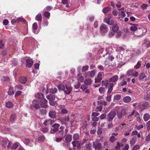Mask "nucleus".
I'll return each instance as SVG.
<instances>
[{
  "label": "nucleus",
  "instance_id": "nucleus-1",
  "mask_svg": "<svg viewBox=\"0 0 150 150\" xmlns=\"http://www.w3.org/2000/svg\"><path fill=\"white\" fill-rule=\"evenodd\" d=\"M58 89L60 91H63L66 94H69L72 91L71 86L70 85L65 86L62 84H59L57 86Z\"/></svg>",
  "mask_w": 150,
  "mask_h": 150
},
{
  "label": "nucleus",
  "instance_id": "nucleus-2",
  "mask_svg": "<svg viewBox=\"0 0 150 150\" xmlns=\"http://www.w3.org/2000/svg\"><path fill=\"white\" fill-rule=\"evenodd\" d=\"M102 83L106 88H108L107 94L111 93L113 89V83L109 82L108 80L102 81Z\"/></svg>",
  "mask_w": 150,
  "mask_h": 150
},
{
  "label": "nucleus",
  "instance_id": "nucleus-3",
  "mask_svg": "<svg viewBox=\"0 0 150 150\" xmlns=\"http://www.w3.org/2000/svg\"><path fill=\"white\" fill-rule=\"evenodd\" d=\"M108 32V28L106 25L102 24L100 27V33L102 35H104Z\"/></svg>",
  "mask_w": 150,
  "mask_h": 150
},
{
  "label": "nucleus",
  "instance_id": "nucleus-4",
  "mask_svg": "<svg viewBox=\"0 0 150 150\" xmlns=\"http://www.w3.org/2000/svg\"><path fill=\"white\" fill-rule=\"evenodd\" d=\"M62 125H64L66 126L68 125L67 122L70 121V118L69 116H66L59 119Z\"/></svg>",
  "mask_w": 150,
  "mask_h": 150
},
{
  "label": "nucleus",
  "instance_id": "nucleus-5",
  "mask_svg": "<svg viewBox=\"0 0 150 150\" xmlns=\"http://www.w3.org/2000/svg\"><path fill=\"white\" fill-rule=\"evenodd\" d=\"M115 115V112L114 111L111 110L108 115L107 119L108 121L109 122L112 121Z\"/></svg>",
  "mask_w": 150,
  "mask_h": 150
},
{
  "label": "nucleus",
  "instance_id": "nucleus-6",
  "mask_svg": "<svg viewBox=\"0 0 150 150\" xmlns=\"http://www.w3.org/2000/svg\"><path fill=\"white\" fill-rule=\"evenodd\" d=\"M60 125L57 123H55L52 126V128L51 129V133H54L57 132L59 129V127Z\"/></svg>",
  "mask_w": 150,
  "mask_h": 150
},
{
  "label": "nucleus",
  "instance_id": "nucleus-7",
  "mask_svg": "<svg viewBox=\"0 0 150 150\" xmlns=\"http://www.w3.org/2000/svg\"><path fill=\"white\" fill-rule=\"evenodd\" d=\"M93 146L95 150H100L102 148L100 143H93Z\"/></svg>",
  "mask_w": 150,
  "mask_h": 150
},
{
  "label": "nucleus",
  "instance_id": "nucleus-8",
  "mask_svg": "<svg viewBox=\"0 0 150 150\" xmlns=\"http://www.w3.org/2000/svg\"><path fill=\"white\" fill-rule=\"evenodd\" d=\"M40 101V105L42 107L45 108L47 107V100L45 99L44 98H41Z\"/></svg>",
  "mask_w": 150,
  "mask_h": 150
},
{
  "label": "nucleus",
  "instance_id": "nucleus-9",
  "mask_svg": "<svg viewBox=\"0 0 150 150\" xmlns=\"http://www.w3.org/2000/svg\"><path fill=\"white\" fill-rule=\"evenodd\" d=\"M33 61L32 59H27L26 60L25 62L26 67L28 68L31 67L33 65Z\"/></svg>",
  "mask_w": 150,
  "mask_h": 150
},
{
  "label": "nucleus",
  "instance_id": "nucleus-10",
  "mask_svg": "<svg viewBox=\"0 0 150 150\" xmlns=\"http://www.w3.org/2000/svg\"><path fill=\"white\" fill-rule=\"evenodd\" d=\"M103 74V73L102 72H100L98 74L97 77L95 78V82H99L102 79V75Z\"/></svg>",
  "mask_w": 150,
  "mask_h": 150
},
{
  "label": "nucleus",
  "instance_id": "nucleus-11",
  "mask_svg": "<svg viewBox=\"0 0 150 150\" xmlns=\"http://www.w3.org/2000/svg\"><path fill=\"white\" fill-rule=\"evenodd\" d=\"M32 140H31L29 139H26L24 141V143L26 145L30 146H33V145Z\"/></svg>",
  "mask_w": 150,
  "mask_h": 150
},
{
  "label": "nucleus",
  "instance_id": "nucleus-12",
  "mask_svg": "<svg viewBox=\"0 0 150 150\" xmlns=\"http://www.w3.org/2000/svg\"><path fill=\"white\" fill-rule=\"evenodd\" d=\"M118 79V76L117 75H115L110 78L108 80L110 82H115Z\"/></svg>",
  "mask_w": 150,
  "mask_h": 150
},
{
  "label": "nucleus",
  "instance_id": "nucleus-13",
  "mask_svg": "<svg viewBox=\"0 0 150 150\" xmlns=\"http://www.w3.org/2000/svg\"><path fill=\"white\" fill-rule=\"evenodd\" d=\"M49 116L51 118H54L56 117V113L54 111L51 110L49 113Z\"/></svg>",
  "mask_w": 150,
  "mask_h": 150
},
{
  "label": "nucleus",
  "instance_id": "nucleus-14",
  "mask_svg": "<svg viewBox=\"0 0 150 150\" xmlns=\"http://www.w3.org/2000/svg\"><path fill=\"white\" fill-rule=\"evenodd\" d=\"M54 123V120L50 119L46 120L45 121L43 122V124L45 126H48L50 125H52Z\"/></svg>",
  "mask_w": 150,
  "mask_h": 150
},
{
  "label": "nucleus",
  "instance_id": "nucleus-15",
  "mask_svg": "<svg viewBox=\"0 0 150 150\" xmlns=\"http://www.w3.org/2000/svg\"><path fill=\"white\" fill-rule=\"evenodd\" d=\"M64 107L65 106L64 105H61L60 107L61 112L62 114H65L68 113L67 110L64 108Z\"/></svg>",
  "mask_w": 150,
  "mask_h": 150
},
{
  "label": "nucleus",
  "instance_id": "nucleus-16",
  "mask_svg": "<svg viewBox=\"0 0 150 150\" xmlns=\"http://www.w3.org/2000/svg\"><path fill=\"white\" fill-rule=\"evenodd\" d=\"M20 82L22 83H25L27 81L26 77L25 76H21L19 79Z\"/></svg>",
  "mask_w": 150,
  "mask_h": 150
},
{
  "label": "nucleus",
  "instance_id": "nucleus-17",
  "mask_svg": "<svg viewBox=\"0 0 150 150\" xmlns=\"http://www.w3.org/2000/svg\"><path fill=\"white\" fill-rule=\"evenodd\" d=\"M77 78L78 80L80 82H83L84 79L83 76H82L80 74H78Z\"/></svg>",
  "mask_w": 150,
  "mask_h": 150
},
{
  "label": "nucleus",
  "instance_id": "nucleus-18",
  "mask_svg": "<svg viewBox=\"0 0 150 150\" xmlns=\"http://www.w3.org/2000/svg\"><path fill=\"white\" fill-rule=\"evenodd\" d=\"M111 8L110 7H107L105 8H103L102 10V12L104 13H106L110 11L111 10Z\"/></svg>",
  "mask_w": 150,
  "mask_h": 150
},
{
  "label": "nucleus",
  "instance_id": "nucleus-19",
  "mask_svg": "<svg viewBox=\"0 0 150 150\" xmlns=\"http://www.w3.org/2000/svg\"><path fill=\"white\" fill-rule=\"evenodd\" d=\"M36 20L41 22L42 19V15L40 13H39L35 17Z\"/></svg>",
  "mask_w": 150,
  "mask_h": 150
},
{
  "label": "nucleus",
  "instance_id": "nucleus-20",
  "mask_svg": "<svg viewBox=\"0 0 150 150\" xmlns=\"http://www.w3.org/2000/svg\"><path fill=\"white\" fill-rule=\"evenodd\" d=\"M92 80L91 79H86L84 81V83H85L87 85H91L92 83Z\"/></svg>",
  "mask_w": 150,
  "mask_h": 150
},
{
  "label": "nucleus",
  "instance_id": "nucleus-21",
  "mask_svg": "<svg viewBox=\"0 0 150 150\" xmlns=\"http://www.w3.org/2000/svg\"><path fill=\"white\" fill-rule=\"evenodd\" d=\"M46 98L50 100H54L55 99V96L52 94H50L47 95L46 96Z\"/></svg>",
  "mask_w": 150,
  "mask_h": 150
},
{
  "label": "nucleus",
  "instance_id": "nucleus-22",
  "mask_svg": "<svg viewBox=\"0 0 150 150\" xmlns=\"http://www.w3.org/2000/svg\"><path fill=\"white\" fill-rule=\"evenodd\" d=\"M118 16H119V18H120V17L123 18L125 16L126 14L124 11H121L118 13Z\"/></svg>",
  "mask_w": 150,
  "mask_h": 150
},
{
  "label": "nucleus",
  "instance_id": "nucleus-23",
  "mask_svg": "<svg viewBox=\"0 0 150 150\" xmlns=\"http://www.w3.org/2000/svg\"><path fill=\"white\" fill-rule=\"evenodd\" d=\"M113 21H110V19L109 18H107L104 19V22L107 23L108 25H112L113 24Z\"/></svg>",
  "mask_w": 150,
  "mask_h": 150
},
{
  "label": "nucleus",
  "instance_id": "nucleus-24",
  "mask_svg": "<svg viewBox=\"0 0 150 150\" xmlns=\"http://www.w3.org/2000/svg\"><path fill=\"white\" fill-rule=\"evenodd\" d=\"M150 118V115L148 113H146L144 115L143 118L145 121L148 120Z\"/></svg>",
  "mask_w": 150,
  "mask_h": 150
},
{
  "label": "nucleus",
  "instance_id": "nucleus-25",
  "mask_svg": "<svg viewBox=\"0 0 150 150\" xmlns=\"http://www.w3.org/2000/svg\"><path fill=\"white\" fill-rule=\"evenodd\" d=\"M119 29V26L117 25L114 24L112 27V29L115 32L118 31Z\"/></svg>",
  "mask_w": 150,
  "mask_h": 150
},
{
  "label": "nucleus",
  "instance_id": "nucleus-26",
  "mask_svg": "<svg viewBox=\"0 0 150 150\" xmlns=\"http://www.w3.org/2000/svg\"><path fill=\"white\" fill-rule=\"evenodd\" d=\"M138 25L132 23V31L134 32L138 29Z\"/></svg>",
  "mask_w": 150,
  "mask_h": 150
},
{
  "label": "nucleus",
  "instance_id": "nucleus-27",
  "mask_svg": "<svg viewBox=\"0 0 150 150\" xmlns=\"http://www.w3.org/2000/svg\"><path fill=\"white\" fill-rule=\"evenodd\" d=\"M71 143L73 144L74 147L77 146H79L80 144L79 141L77 140H74L72 141Z\"/></svg>",
  "mask_w": 150,
  "mask_h": 150
},
{
  "label": "nucleus",
  "instance_id": "nucleus-28",
  "mask_svg": "<svg viewBox=\"0 0 150 150\" xmlns=\"http://www.w3.org/2000/svg\"><path fill=\"white\" fill-rule=\"evenodd\" d=\"M131 100V98L129 96H127L124 97L123 98V101L124 102L127 103Z\"/></svg>",
  "mask_w": 150,
  "mask_h": 150
},
{
  "label": "nucleus",
  "instance_id": "nucleus-29",
  "mask_svg": "<svg viewBox=\"0 0 150 150\" xmlns=\"http://www.w3.org/2000/svg\"><path fill=\"white\" fill-rule=\"evenodd\" d=\"M44 16L47 19H49L50 17V13L49 12L46 11L44 13Z\"/></svg>",
  "mask_w": 150,
  "mask_h": 150
},
{
  "label": "nucleus",
  "instance_id": "nucleus-30",
  "mask_svg": "<svg viewBox=\"0 0 150 150\" xmlns=\"http://www.w3.org/2000/svg\"><path fill=\"white\" fill-rule=\"evenodd\" d=\"M72 139V135H67L65 138V140L67 142H70Z\"/></svg>",
  "mask_w": 150,
  "mask_h": 150
},
{
  "label": "nucleus",
  "instance_id": "nucleus-31",
  "mask_svg": "<svg viewBox=\"0 0 150 150\" xmlns=\"http://www.w3.org/2000/svg\"><path fill=\"white\" fill-rule=\"evenodd\" d=\"M127 84V81L124 80L123 79L122 81L118 83V85L119 86H122L126 85Z\"/></svg>",
  "mask_w": 150,
  "mask_h": 150
},
{
  "label": "nucleus",
  "instance_id": "nucleus-32",
  "mask_svg": "<svg viewBox=\"0 0 150 150\" xmlns=\"http://www.w3.org/2000/svg\"><path fill=\"white\" fill-rule=\"evenodd\" d=\"M57 91L56 88H51L50 90V93L52 94H54Z\"/></svg>",
  "mask_w": 150,
  "mask_h": 150
},
{
  "label": "nucleus",
  "instance_id": "nucleus-33",
  "mask_svg": "<svg viewBox=\"0 0 150 150\" xmlns=\"http://www.w3.org/2000/svg\"><path fill=\"white\" fill-rule=\"evenodd\" d=\"M19 145L20 144L18 142H16L13 144L12 147V149H16Z\"/></svg>",
  "mask_w": 150,
  "mask_h": 150
},
{
  "label": "nucleus",
  "instance_id": "nucleus-34",
  "mask_svg": "<svg viewBox=\"0 0 150 150\" xmlns=\"http://www.w3.org/2000/svg\"><path fill=\"white\" fill-rule=\"evenodd\" d=\"M99 91L100 93L101 94L104 93L105 91V88L103 87H100L99 88Z\"/></svg>",
  "mask_w": 150,
  "mask_h": 150
},
{
  "label": "nucleus",
  "instance_id": "nucleus-35",
  "mask_svg": "<svg viewBox=\"0 0 150 150\" xmlns=\"http://www.w3.org/2000/svg\"><path fill=\"white\" fill-rule=\"evenodd\" d=\"M89 68V66L88 65L83 66L82 67L81 69L82 72H85L87 71Z\"/></svg>",
  "mask_w": 150,
  "mask_h": 150
},
{
  "label": "nucleus",
  "instance_id": "nucleus-36",
  "mask_svg": "<svg viewBox=\"0 0 150 150\" xmlns=\"http://www.w3.org/2000/svg\"><path fill=\"white\" fill-rule=\"evenodd\" d=\"M128 111V109L127 108H125L121 110V112H122L123 115L126 114Z\"/></svg>",
  "mask_w": 150,
  "mask_h": 150
},
{
  "label": "nucleus",
  "instance_id": "nucleus-37",
  "mask_svg": "<svg viewBox=\"0 0 150 150\" xmlns=\"http://www.w3.org/2000/svg\"><path fill=\"white\" fill-rule=\"evenodd\" d=\"M96 73V71L95 70H93L91 71H90V77L92 78L93 77Z\"/></svg>",
  "mask_w": 150,
  "mask_h": 150
},
{
  "label": "nucleus",
  "instance_id": "nucleus-38",
  "mask_svg": "<svg viewBox=\"0 0 150 150\" xmlns=\"http://www.w3.org/2000/svg\"><path fill=\"white\" fill-rule=\"evenodd\" d=\"M141 62L140 61H139L136 65L134 66V68L136 69H139L141 66Z\"/></svg>",
  "mask_w": 150,
  "mask_h": 150
},
{
  "label": "nucleus",
  "instance_id": "nucleus-39",
  "mask_svg": "<svg viewBox=\"0 0 150 150\" xmlns=\"http://www.w3.org/2000/svg\"><path fill=\"white\" fill-rule=\"evenodd\" d=\"M79 134H75L73 135V139L74 141L76 140L79 138Z\"/></svg>",
  "mask_w": 150,
  "mask_h": 150
},
{
  "label": "nucleus",
  "instance_id": "nucleus-40",
  "mask_svg": "<svg viewBox=\"0 0 150 150\" xmlns=\"http://www.w3.org/2000/svg\"><path fill=\"white\" fill-rule=\"evenodd\" d=\"M15 117L16 115L14 114L11 115L10 118V120L11 122H13L15 120Z\"/></svg>",
  "mask_w": 150,
  "mask_h": 150
},
{
  "label": "nucleus",
  "instance_id": "nucleus-41",
  "mask_svg": "<svg viewBox=\"0 0 150 150\" xmlns=\"http://www.w3.org/2000/svg\"><path fill=\"white\" fill-rule=\"evenodd\" d=\"M15 91L13 90V89L11 88H9V90L8 92V93L9 95H12L14 94Z\"/></svg>",
  "mask_w": 150,
  "mask_h": 150
},
{
  "label": "nucleus",
  "instance_id": "nucleus-42",
  "mask_svg": "<svg viewBox=\"0 0 150 150\" xmlns=\"http://www.w3.org/2000/svg\"><path fill=\"white\" fill-rule=\"evenodd\" d=\"M13 103L10 102H7L6 104V106L8 108H11L13 107Z\"/></svg>",
  "mask_w": 150,
  "mask_h": 150
},
{
  "label": "nucleus",
  "instance_id": "nucleus-43",
  "mask_svg": "<svg viewBox=\"0 0 150 150\" xmlns=\"http://www.w3.org/2000/svg\"><path fill=\"white\" fill-rule=\"evenodd\" d=\"M145 77V74L143 73H141L139 76V78L140 79H142Z\"/></svg>",
  "mask_w": 150,
  "mask_h": 150
},
{
  "label": "nucleus",
  "instance_id": "nucleus-44",
  "mask_svg": "<svg viewBox=\"0 0 150 150\" xmlns=\"http://www.w3.org/2000/svg\"><path fill=\"white\" fill-rule=\"evenodd\" d=\"M88 88V85L85 83L83 84L81 86V88L82 90H85Z\"/></svg>",
  "mask_w": 150,
  "mask_h": 150
},
{
  "label": "nucleus",
  "instance_id": "nucleus-45",
  "mask_svg": "<svg viewBox=\"0 0 150 150\" xmlns=\"http://www.w3.org/2000/svg\"><path fill=\"white\" fill-rule=\"evenodd\" d=\"M38 141L39 142H42L45 139V137L43 136H42L40 137H38Z\"/></svg>",
  "mask_w": 150,
  "mask_h": 150
},
{
  "label": "nucleus",
  "instance_id": "nucleus-46",
  "mask_svg": "<svg viewBox=\"0 0 150 150\" xmlns=\"http://www.w3.org/2000/svg\"><path fill=\"white\" fill-rule=\"evenodd\" d=\"M114 58L112 56L109 55V57L107 58L106 60L108 61L109 62L112 61L113 59H114Z\"/></svg>",
  "mask_w": 150,
  "mask_h": 150
},
{
  "label": "nucleus",
  "instance_id": "nucleus-47",
  "mask_svg": "<svg viewBox=\"0 0 150 150\" xmlns=\"http://www.w3.org/2000/svg\"><path fill=\"white\" fill-rule=\"evenodd\" d=\"M32 27L34 30H36L38 28V25L37 23H34L32 25Z\"/></svg>",
  "mask_w": 150,
  "mask_h": 150
},
{
  "label": "nucleus",
  "instance_id": "nucleus-48",
  "mask_svg": "<svg viewBox=\"0 0 150 150\" xmlns=\"http://www.w3.org/2000/svg\"><path fill=\"white\" fill-rule=\"evenodd\" d=\"M121 96L119 94H117L114 96V99L115 100H118L120 99Z\"/></svg>",
  "mask_w": 150,
  "mask_h": 150
},
{
  "label": "nucleus",
  "instance_id": "nucleus-49",
  "mask_svg": "<svg viewBox=\"0 0 150 150\" xmlns=\"http://www.w3.org/2000/svg\"><path fill=\"white\" fill-rule=\"evenodd\" d=\"M86 148L87 150H91V148L90 143H89L87 144Z\"/></svg>",
  "mask_w": 150,
  "mask_h": 150
},
{
  "label": "nucleus",
  "instance_id": "nucleus-50",
  "mask_svg": "<svg viewBox=\"0 0 150 150\" xmlns=\"http://www.w3.org/2000/svg\"><path fill=\"white\" fill-rule=\"evenodd\" d=\"M116 140L115 137L114 136H111L109 138V141L111 142H113Z\"/></svg>",
  "mask_w": 150,
  "mask_h": 150
},
{
  "label": "nucleus",
  "instance_id": "nucleus-51",
  "mask_svg": "<svg viewBox=\"0 0 150 150\" xmlns=\"http://www.w3.org/2000/svg\"><path fill=\"white\" fill-rule=\"evenodd\" d=\"M103 107L102 106L100 105L99 107H97L96 108V111L97 112L101 111L103 110Z\"/></svg>",
  "mask_w": 150,
  "mask_h": 150
},
{
  "label": "nucleus",
  "instance_id": "nucleus-52",
  "mask_svg": "<svg viewBox=\"0 0 150 150\" xmlns=\"http://www.w3.org/2000/svg\"><path fill=\"white\" fill-rule=\"evenodd\" d=\"M40 114L41 115H45L46 114L47 111L45 109H40Z\"/></svg>",
  "mask_w": 150,
  "mask_h": 150
},
{
  "label": "nucleus",
  "instance_id": "nucleus-53",
  "mask_svg": "<svg viewBox=\"0 0 150 150\" xmlns=\"http://www.w3.org/2000/svg\"><path fill=\"white\" fill-rule=\"evenodd\" d=\"M17 20L19 22H25V20L23 18L21 17H19L17 19Z\"/></svg>",
  "mask_w": 150,
  "mask_h": 150
},
{
  "label": "nucleus",
  "instance_id": "nucleus-54",
  "mask_svg": "<svg viewBox=\"0 0 150 150\" xmlns=\"http://www.w3.org/2000/svg\"><path fill=\"white\" fill-rule=\"evenodd\" d=\"M122 112H117V115L118 118L120 119L122 117Z\"/></svg>",
  "mask_w": 150,
  "mask_h": 150
},
{
  "label": "nucleus",
  "instance_id": "nucleus-55",
  "mask_svg": "<svg viewBox=\"0 0 150 150\" xmlns=\"http://www.w3.org/2000/svg\"><path fill=\"white\" fill-rule=\"evenodd\" d=\"M109 93H107V96L105 98L106 100L107 101H110L111 99V96L109 95Z\"/></svg>",
  "mask_w": 150,
  "mask_h": 150
},
{
  "label": "nucleus",
  "instance_id": "nucleus-56",
  "mask_svg": "<svg viewBox=\"0 0 150 150\" xmlns=\"http://www.w3.org/2000/svg\"><path fill=\"white\" fill-rule=\"evenodd\" d=\"M148 5L145 4H142L141 6L143 10H145L146 9Z\"/></svg>",
  "mask_w": 150,
  "mask_h": 150
},
{
  "label": "nucleus",
  "instance_id": "nucleus-57",
  "mask_svg": "<svg viewBox=\"0 0 150 150\" xmlns=\"http://www.w3.org/2000/svg\"><path fill=\"white\" fill-rule=\"evenodd\" d=\"M140 148V146L138 145H135L134 146L132 149L133 150H137Z\"/></svg>",
  "mask_w": 150,
  "mask_h": 150
},
{
  "label": "nucleus",
  "instance_id": "nucleus-58",
  "mask_svg": "<svg viewBox=\"0 0 150 150\" xmlns=\"http://www.w3.org/2000/svg\"><path fill=\"white\" fill-rule=\"evenodd\" d=\"M48 24V21L47 20H44V22L43 23V25L44 27L47 26Z\"/></svg>",
  "mask_w": 150,
  "mask_h": 150
},
{
  "label": "nucleus",
  "instance_id": "nucleus-59",
  "mask_svg": "<svg viewBox=\"0 0 150 150\" xmlns=\"http://www.w3.org/2000/svg\"><path fill=\"white\" fill-rule=\"evenodd\" d=\"M118 13H118L116 9H114L112 11V14L114 16H117V15Z\"/></svg>",
  "mask_w": 150,
  "mask_h": 150
},
{
  "label": "nucleus",
  "instance_id": "nucleus-60",
  "mask_svg": "<svg viewBox=\"0 0 150 150\" xmlns=\"http://www.w3.org/2000/svg\"><path fill=\"white\" fill-rule=\"evenodd\" d=\"M138 75V73L137 72L133 71L132 72V76L137 77Z\"/></svg>",
  "mask_w": 150,
  "mask_h": 150
},
{
  "label": "nucleus",
  "instance_id": "nucleus-61",
  "mask_svg": "<svg viewBox=\"0 0 150 150\" xmlns=\"http://www.w3.org/2000/svg\"><path fill=\"white\" fill-rule=\"evenodd\" d=\"M49 103L50 105H54L56 104L55 101H54L53 100H50Z\"/></svg>",
  "mask_w": 150,
  "mask_h": 150
},
{
  "label": "nucleus",
  "instance_id": "nucleus-62",
  "mask_svg": "<svg viewBox=\"0 0 150 150\" xmlns=\"http://www.w3.org/2000/svg\"><path fill=\"white\" fill-rule=\"evenodd\" d=\"M8 23V21L6 19L4 20L3 22V23L4 25H6Z\"/></svg>",
  "mask_w": 150,
  "mask_h": 150
},
{
  "label": "nucleus",
  "instance_id": "nucleus-63",
  "mask_svg": "<svg viewBox=\"0 0 150 150\" xmlns=\"http://www.w3.org/2000/svg\"><path fill=\"white\" fill-rule=\"evenodd\" d=\"M81 86V83L78 82L74 86V88H75L78 89Z\"/></svg>",
  "mask_w": 150,
  "mask_h": 150
},
{
  "label": "nucleus",
  "instance_id": "nucleus-64",
  "mask_svg": "<svg viewBox=\"0 0 150 150\" xmlns=\"http://www.w3.org/2000/svg\"><path fill=\"white\" fill-rule=\"evenodd\" d=\"M145 140L146 141H148L150 140V133L146 137Z\"/></svg>",
  "mask_w": 150,
  "mask_h": 150
}]
</instances>
